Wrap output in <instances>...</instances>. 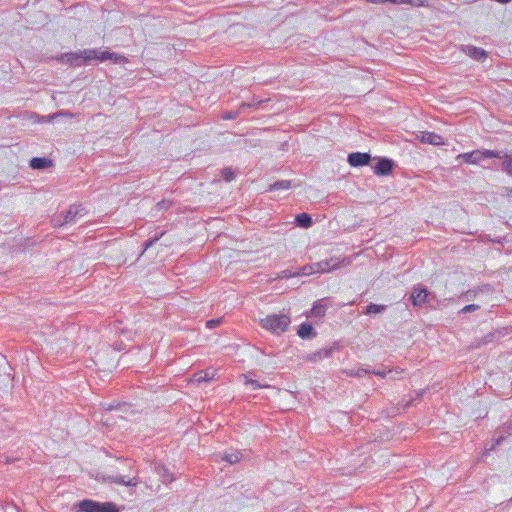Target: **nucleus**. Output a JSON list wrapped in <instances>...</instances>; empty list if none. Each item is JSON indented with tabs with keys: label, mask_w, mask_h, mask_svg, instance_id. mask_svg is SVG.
Masks as SVG:
<instances>
[{
	"label": "nucleus",
	"mask_w": 512,
	"mask_h": 512,
	"mask_svg": "<svg viewBox=\"0 0 512 512\" xmlns=\"http://www.w3.org/2000/svg\"><path fill=\"white\" fill-rule=\"evenodd\" d=\"M121 56L114 52L102 51L99 52L96 49H84L79 52H68L63 53L58 58L59 61L74 67H80L87 64L90 60L106 61L112 60L117 63Z\"/></svg>",
	"instance_id": "1"
},
{
	"label": "nucleus",
	"mask_w": 512,
	"mask_h": 512,
	"mask_svg": "<svg viewBox=\"0 0 512 512\" xmlns=\"http://www.w3.org/2000/svg\"><path fill=\"white\" fill-rule=\"evenodd\" d=\"M339 258L331 257L330 259L322 260L312 264H306L298 270L295 274L298 276H309L315 273H325L338 268L344 261Z\"/></svg>",
	"instance_id": "2"
},
{
	"label": "nucleus",
	"mask_w": 512,
	"mask_h": 512,
	"mask_svg": "<svg viewBox=\"0 0 512 512\" xmlns=\"http://www.w3.org/2000/svg\"><path fill=\"white\" fill-rule=\"evenodd\" d=\"M290 323L291 319L286 314H270L260 320V325L262 328L277 335L287 331Z\"/></svg>",
	"instance_id": "3"
},
{
	"label": "nucleus",
	"mask_w": 512,
	"mask_h": 512,
	"mask_svg": "<svg viewBox=\"0 0 512 512\" xmlns=\"http://www.w3.org/2000/svg\"><path fill=\"white\" fill-rule=\"evenodd\" d=\"M79 512H120L114 502H99L92 499H84L75 504Z\"/></svg>",
	"instance_id": "4"
},
{
	"label": "nucleus",
	"mask_w": 512,
	"mask_h": 512,
	"mask_svg": "<svg viewBox=\"0 0 512 512\" xmlns=\"http://www.w3.org/2000/svg\"><path fill=\"white\" fill-rule=\"evenodd\" d=\"M502 158V153L495 150H474L468 153L459 154L456 159H462L467 164H478L484 159Z\"/></svg>",
	"instance_id": "5"
},
{
	"label": "nucleus",
	"mask_w": 512,
	"mask_h": 512,
	"mask_svg": "<svg viewBox=\"0 0 512 512\" xmlns=\"http://www.w3.org/2000/svg\"><path fill=\"white\" fill-rule=\"evenodd\" d=\"M428 297H429V291L426 288H424L420 285L414 286L412 288V291L410 294V300H411L413 306L421 307V306L425 305L428 302Z\"/></svg>",
	"instance_id": "6"
},
{
	"label": "nucleus",
	"mask_w": 512,
	"mask_h": 512,
	"mask_svg": "<svg viewBox=\"0 0 512 512\" xmlns=\"http://www.w3.org/2000/svg\"><path fill=\"white\" fill-rule=\"evenodd\" d=\"M394 162L389 158H380L376 165L373 167V171L378 176H388L394 169Z\"/></svg>",
	"instance_id": "7"
},
{
	"label": "nucleus",
	"mask_w": 512,
	"mask_h": 512,
	"mask_svg": "<svg viewBox=\"0 0 512 512\" xmlns=\"http://www.w3.org/2000/svg\"><path fill=\"white\" fill-rule=\"evenodd\" d=\"M417 138L421 143L431 144L434 146H441L445 144L443 137L435 132L424 131L421 132Z\"/></svg>",
	"instance_id": "8"
},
{
	"label": "nucleus",
	"mask_w": 512,
	"mask_h": 512,
	"mask_svg": "<svg viewBox=\"0 0 512 512\" xmlns=\"http://www.w3.org/2000/svg\"><path fill=\"white\" fill-rule=\"evenodd\" d=\"M104 481L109 482V483H115L118 485L127 486V487H135L140 483V480L138 477H133L129 480H126L125 477L120 476V475H108V476L104 477Z\"/></svg>",
	"instance_id": "9"
},
{
	"label": "nucleus",
	"mask_w": 512,
	"mask_h": 512,
	"mask_svg": "<svg viewBox=\"0 0 512 512\" xmlns=\"http://www.w3.org/2000/svg\"><path fill=\"white\" fill-rule=\"evenodd\" d=\"M362 373H372V374H374V375H376L378 377L387 378L388 375H391L393 373L399 374V375L404 374V369L395 368V369H388V370L384 369V370H373V371H369V370H365V369H359L356 373H354V376L361 377Z\"/></svg>",
	"instance_id": "10"
},
{
	"label": "nucleus",
	"mask_w": 512,
	"mask_h": 512,
	"mask_svg": "<svg viewBox=\"0 0 512 512\" xmlns=\"http://www.w3.org/2000/svg\"><path fill=\"white\" fill-rule=\"evenodd\" d=\"M29 166L33 170H44L53 166V162L46 157H33L29 162Z\"/></svg>",
	"instance_id": "11"
},
{
	"label": "nucleus",
	"mask_w": 512,
	"mask_h": 512,
	"mask_svg": "<svg viewBox=\"0 0 512 512\" xmlns=\"http://www.w3.org/2000/svg\"><path fill=\"white\" fill-rule=\"evenodd\" d=\"M84 211V207L80 204V205H71L69 207V209L63 213L64 215V222H70V223H75L76 222V218L80 215H82L81 213Z\"/></svg>",
	"instance_id": "12"
},
{
	"label": "nucleus",
	"mask_w": 512,
	"mask_h": 512,
	"mask_svg": "<svg viewBox=\"0 0 512 512\" xmlns=\"http://www.w3.org/2000/svg\"><path fill=\"white\" fill-rule=\"evenodd\" d=\"M297 334L302 339H313L317 336V332L312 324L307 322H304L299 326Z\"/></svg>",
	"instance_id": "13"
},
{
	"label": "nucleus",
	"mask_w": 512,
	"mask_h": 512,
	"mask_svg": "<svg viewBox=\"0 0 512 512\" xmlns=\"http://www.w3.org/2000/svg\"><path fill=\"white\" fill-rule=\"evenodd\" d=\"M332 354V348H322L306 356L309 362H317L323 358H327Z\"/></svg>",
	"instance_id": "14"
},
{
	"label": "nucleus",
	"mask_w": 512,
	"mask_h": 512,
	"mask_svg": "<svg viewBox=\"0 0 512 512\" xmlns=\"http://www.w3.org/2000/svg\"><path fill=\"white\" fill-rule=\"evenodd\" d=\"M465 51L468 56H470L471 58H473L477 61H483L484 59L487 58V52L484 49L476 47V46H472V45L467 46Z\"/></svg>",
	"instance_id": "15"
},
{
	"label": "nucleus",
	"mask_w": 512,
	"mask_h": 512,
	"mask_svg": "<svg viewBox=\"0 0 512 512\" xmlns=\"http://www.w3.org/2000/svg\"><path fill=\"white\" fill-rule=\"evenodd\" d=\"M221 459L230 464H236L242 459V453L238 450L231 449L229 451H225L222 454Z\"/></svg>",
	"instance_id": "16"
},
{
	"label": "nucleus",
	"mask_w": 512,
	"mask_h": 512,
	"mask_svg": "<svg viewBox=\"0 0 512 512\" xmlns=\"http://www.w3.org/2000/svg\"><path fill=\"white\" fill-rule=\"evenodd\" d=\"M155 471L159 475V477L161 478V481L164 484L171 483L174 480V478L171 475L170 471L164 465H161V464L156 465L155 466Z\"/></svg>",
	"instance_id": "17"
},
{
	"label": "nucleus",
	"mask_w": 512,
	"mask_h": 512,
	"mask_svg": "<svg viewBox=\"0 0 512 512\" xmlns=\"http://www.w3.org/2000/svg\"><path fill=\"white\" fill-rule=\"evenodd\" d=\"M371 160L369 153L354 152V167L369 165Z\"/></svg>",
	"instance_id": "18"
},
{
	"label": "nucleus",
	"mask_w": 512,
	"mask_h": 512,
	"mask_svg": "<svg viewBox=\"0 0 512 512\" xmlns=\"http://www.w3.org/2000/svg\"><path fill=\"white\" fill-rule=\"evenodd\" d=\"M295 223L297 226H299L301 228H309L312 225L313 220H312V217L310 214L300 213V214L296 215Z\"/></svg>",
	"instance_id": "19"
},
{
	"label": "nucleus",
	"mask_w": 512,
	"mask_h": 512,
	"mask_svg": "<svg viewBox=\"0 0 512 512\" xmlns=\"http://www.w3.org/2000/svg\"><path fill=\"white\" fill-rule=\"evenodd\" d=\"M393 4H409L413 7H430L428 0H392Z\"/></svg>",
	"instance_id": "20"
},
{
	"label": "nucleus",
	"mask_w": 512,
	"mask_h": 512,
	"mask_svg": "<svg viewBox=\"0 0 512 512\" xmlns=\"http://www.w3.org/2000/svg\"><path fill=\"white\" fill-rule=\"evenodd\" d=\"M289 188H291V181L278 180L269 186V191L288 190Z\"/></svg>",
	"instance_id": "21"
},
{
	"label": "nucleus",
	"mask_w": 512,
	"mask_h": 512,
	"mask_svg": "<svg viewBox=\"0 0 512 512\" xmlns=\"http://www.w3.org/2000/svg\"><path fill=\"white\" fill-rule=\"evenodd\" d=\"M164 234H165V231H162V232L156 234L154 237H151V238L147 239L146 241H144L142 244L143 250H142L141 255L146 250H148L150 247H152L157 241H159L163 237Z\"/></svg>",
	"instance_id": "22"
},
{
	"label": "nucleus",
	"mask_w": 512,
	"mask_h": 512,
	"mask_svg": "<svg viewBox=\"0 0 512 512\" xmlns=\"http://www.w3.org/2000/svg\"><path fill=\"white\" fill-rule=\"evenodd\" d=\"M385 309H386L385 305H378V304L370 303L366 307V310L364 311V313L368 314V315L377 314V313L383 312Z\"/></svg>",
	"instance_id": "23"
},
{
	"label": "nucleus",
	"mask_w": 512,
	"mask_h": 512,
	"mask_svg": "<svg viewBox=\"0 0 512 512\" xmlns=\"http://www.w3.org/2000/svg\"><path fill=\"white\" fill-rule=\"evenodd\" d=\"M267 102V100H257L253 98L251 102H242L239 106L240 109L244 112L247 108H258L262 103Z\"/></svg>",
	"instance_id": "24"
},
{
	"label": "nucleus",
	"mask_w": 512,
	"mask_h": 512,
	"mask_svg": "<svg viewBox=\"0 0 512 512\" xmlns=\"http://www.w3.org/2000/svg\"><path fill=\"white\" fill-rule=\"evenodd\" d=\"M221 176L226 182H231L235 179V171L232 167H225L221 170Z\"/></svg>",
	"instance_id": "25"
},
{
	"label": "nucleus",
	"mask_w": 512,
	"mask_h": 512,
	"mask_svg": "<svg viewBox=\"0 0 512 512\" xmlns=\"http://www.w3.org/2000/svg\"><path fill=\"white\" fill-rule=\"evenodd\" d=\"M243 111L240 109V106L237 108V110H230L223 113L222 118L224 120H234L238 118Z\"/></svg>",
	"instance_id": "26"
},
{
	"label": "nucleus",
	"mask_w": 512,
	"mask_h": 512,
	"mask_svg": "<svg viewBox=\"0 0 512 512\" xmlns=\"http://www.w3.org/2000/svg\"><path fill=\"white\" fill-rule=\"evenodd\" d=\"M501 335L500 331L490 332L487 335L483 336L480 340V344L486 345L491 343L495 338H499Z\"/></svg>",
	"instance_id": "27"
},
{
	"label": "nucleus",
	"mask_w": 512,
	"mask_h": 512,
	"mask_svg": "<svg viewBox=\"0 0 512 512\" xmlns=\"http://www.w3.org/2000/svg\"><path fill=\"white\" fill-rule=\"evenodd\" d=\"M501 159H504L502 162V169L512 175V158L508 157L506 154H502Z\"/></svg>",
	"instance_id": "28"
},
{
	"label": "nucleus",
	"mask_w": 512,
	"mask_h": 512,
	"mask_svg": "<svg viewBox=\"0 0 512 512\" xmlns=\"http://www.w3.org/2000/svg\"><path fill=\"white\" fill-rule=\"evenodd\" d=\"M292 277H297L295 274V270L285 269L277 273L276 279H289Z\"/></svg>",
	"instance_id": "29"
},
{
	"label": "nucleus",
	"mask_w": 512,
	"mask_h": 512,
	"mask_svg": "<svg viewBox=\"0 0 512 512\" xmlns=\"http://www.w3.org/2000/svg\"><path fill=\"white\" fill-rule=\"evenodd\" d=\"M325 311H326L325 306L321 305L319 303L314 304V306L311 309V313L315 317H322V316H324Z\"/></svg>",
	"instance_id": "30"
},
{
	"label": "nucleus",
	"mask_w": 512,
	"mask_h": 512,
	"mask_svg": "<svg viewBox=\"0 0 512 512\" xmlns=\"http://www.w3.org/2000/svg\"><path fill=\"white\" fill-rule=\"evenodd\" d=\"M63 215H64L63 213H60L59 215L54 216L52 218L51 222H52V225L54 227H62L64 225H66V224H70V222H64V216Z\"/></svg>",
	"instance_id": "31"
},
{
	"label": "nucleus",
	"mask_w": 512,
	"mask_h": 512,
	"mask_svg": "<svg viewBox=\"0 0 512 512\" xmlns=\"http://www.w3.org/2000/svg\"><path fill=\"white\" fill-rule=\"evenodd\" d=\"M245 384L251 385L254 390L267 387V385H261L258 381L253 379H246Z\"/></svg>",
	"instance_id": "32"
},
{
	"label": "nucleus",
	"mask_w": 512,
	"mask_h": 512,
	"mask_svg": "<svg viewBox=\"0 0 512 512\" xmlns=\"http://www.w3.org/2000/svg\"><path fill=\"white\" fill-rule=\"evenodd\" d=\"M479 308L478 305L476 304H469V305H466L464 306L460 313H469V312H473V311H476L477 309Z\"/></svg>",
	"instance_id": "33"
},
{
	"label": "nucleus",
	"mask_w": 512,
	"mask_h": 512,
	"mask_svg": "<svg viewBox=\"0 0 512 512\" xmlns=\"http://www.w3.org/2000/svg\"><path fill=\"white\" fill-rule=\"evenodd\" d=\"M156 206L158 210H167L171 206V202L168 200H161Z\"/></svg>",
	"instance_id": "34"
},
{
	"label": "nucleus",
	"mask_w": 512,
	"mask_h": 512,
	"mask_svg": "<svg viewBox=\"0 0 512 512\" xmlns=\"http://www.w3.org/2000/svg\"><path fill=\"white\" fill-rule=\"evenodd\" d=\"M221 323V319H211L206 322V326L210 329L217 327Z\"/></svg>",
	"instance_id": "35"
},
{
	"label": "nucleus",
	"mask_w": 512,
	"mask_h": 512,
	"mask_svg": "<svg viewBox=\"0 0 512 512\" xmlns=\"http://www.w3.org/2000/svg\"><path fill=\"white\" fill-rule=\"evenodd\" d=\"M402 377H403V374H402V375H399V374H395V373H393V374H391V375H388V377H387V378H388V379H391V380H396V379H400V378H402Z\"/></svg>",
	"instance_id": "36"
},
{
	"label": "nucleus",
	"mask_w": 512,
	"mask_h": 512,
	"mask_svg": "<svg viewBox=\"0 0 512 512\" xmlns=\"http://www.w3.org/2000/svg\"><path fill=\"white\" fill-rule=\"evenodd\" d=\"M352 160H353V157H352V153H349L347 155V162L352 166Z\"/></svg>",
	"instance_id": "37"
},
{
	"label": "nucleus",
	"mask_w": 512,
	"mask_h": 512,
	"mask_svg": "<svg viewBox=\"0 0 512 512\" xmlns=\"http://www.w3.org/2000/svg\"><path fill=\"white\" fill-rule=\"evenodd\" d=\"M13 461H14V459H11L10 457L5 456V463H6V464H10V463H12Z\"/></svg>",
	"instance_id": "38"
},
{
	"label": "nucleus",
	"mask_w": 512,
	"mask_h": 512,
	"mask_svg": "<svg viewBox=\"0 0 512 512\" xmlns=\"http://www.w3.org/2000/svg\"><path fill=\"white\" fill-rule=\"evenodd\" d=\"M366 80L369 82V86L373 83V78L371 76H367Z\"/></svg>",
	"instance_id": "39"
},
{
	"label": "nucleus",
	"mask_w": 512,
	"mask_h": 512,
	"mask_svg": "<svg viewBox=\"0 0 512 512\" xmlns=\"http://www.w3.org/2000/svg\"><path fill=\"white\" fill-rule=\"evenodd\" d=\"M502 440H503V437H500L499 439H497L496 444H500L502 442Z\"/></svg>",
	"instance_id": "40"
},
{
	"label": "nucleus",
	"mask_w": 512,
	"mask_h": 512,
	"mask_svg": "<svg viewBox=\"0 0 512 512\" xmlns=\"http://www.w3.org/2000/svg\"><path fill=\"white\" fill-rule=\"evenodd\" d=\"M207 374H205V377H199L198 381L206 380Z\"/></svg>",
	"instance_id": "41"
},
{
	"label": "nucleus",
	"mask_w": 512,
	"mask_h": 512,
	"mask_svg": "<svg viewBox=\"0 0 512 512\" xmlns=\"http://www.w3.org/2000/svg\"><path fill=\"white\" fill-rule=\"evenodd\" d=\"M508 196H512V188L508 189Z\"/></svg>",
	"instance_id": "42"
}]
</instances>
